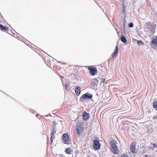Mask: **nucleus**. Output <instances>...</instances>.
Returning <instances> with one entry per match:
<instances>
[{
	"label": "nucleus",
	"instance_id": "19",
	"mask_svg": "<svg viewBox=\"0 0 157 157\" xmlns=\"http://www.w3.org/2000/svg\"><path fill=\"white\" fill-rule=\"evenodd\" d=\"M129 154L130 155H131L132 157H134L135 155V151H130L129 152Z\"/></svg>",
	"mask_w": 157,
	"mask_h": 157
},
{
	"label": "nucleus",
	"instance_id": "29",
	"mask_svg": "<svg viewBox=\"0 0 157 157\" xmlns=\"http://www.w3.org/2000/svg\"><path fill=\"white\" fill-rule=\"evenodd\" d=\"M105 78H102L101 79L102 82L103 83H104L105 82Z\"/></svg>",
	"mask_w": 157,
	"mask_h": 157
},
{
	"label": "nucleus",
	"instance_id": "12",
	"mask_svg": "<svg viewBox=\"0 0 157 157\" xmlns=\"http://www.w3.org/2000/svg\"><path fill=\"white\" fill-rule=\"evenodd\" d=\"M135 145L134 143H132L131 144L130 146V149L132 151H136V148H135Z\"/></svg>",
	"mask_w": 157,
	"mask_h": 157
},
{
	"label": "nucleus",
	"instance_id": "17",
	"mask_svg": "<svg viewBox=\"0 0 157 157\" xmlns=\"http://www.w3.org/2000/svg\"><path fill=\"white\" fill-rule=\"evenodd\" d=\"M127 24V21L124 19L123 20V30L124 32H125V26Z\"/></svg>",
	"mask_w": 157,
	"mask_h": 157
},
{
	"label": "nucleus",
	"instance_id": "25",
	"mask_svg": "<svg viewBox=\"0 0 157 157\" xmlns=\"http://www.w3.org/2000/svg\"><path fill=\"white\" fill-rule=\"evenodd\" d=\"M56 129H53L52 132V135H54V134H56Z\"/></svg>",
	"mask_w": 157,
	"mask_h": 157
},
{
	"label": "nucleus",
	"instance_id": "6",
	"mask_svg": "<svg viewBox=\"0 0 157 157\" xmlns=\"http://www.w3.org/2000/svg\"><path fill=\"white\" fill-rule=\"evenodd\" d=\"M88 70L90 73L92 75H95L97 73V70L96 67L90 66L88 68Z\"/></svg>",
	"mask_w": 157,
	"mask_h": 157
},
{
	"label": "nucleus",
	"instance_id": "10",
	"mask_svg": "<svg viewBox=\"0 0 157 157\" xmlns=\"http://www.w3.org/2000/svg\"><path fill=\"white\" fill-rule=\"evenodd\" d=\"M151 44L154 46L157 47V36H156L154 38L152 39Z\"/></svg>",
	"mask_w": 157,
	"mask_h": 157
},
{
	"label": "nucleus",
	"instance_id": "7",
	"mask_svg": "<svg viewBox=\"0 0 157 157\" xmlns=\"http://www.w3.org/2000/svg\"><path fill=\"white\" fill-rule=\"evenodd\" d=\"M98 82L99 81L97 78L93 79L91 84V88L93 90L95 89L97 86V84Z\"/></svg>",
	"mask_w": 157,
	"mask_h": 157
},
{
	"label": "nucleus",
	"instance_id": "18",
	"mask_svg": "<svg viewBox=\"0 0 157 157\" xmlns=\"http://www.w3.org/2000/svg\"><path fill=\"white\" fill-rule=\"evenodd\" d=\"M153 108L155 109V110H157V101H155L153 102Z\"/></svg>",
	"mask_w": 157,
	"mask_h": 157
},
{
	"label": "nucleus",
	"instance_id": "27",
	"mask_svg": "<svg viewBox=\"0 0 157 157\" xmlns=\"http://www.w3.org/2000/svg\"><path fill=\"white\" fill-rule=\"evenodd\" d=\"M152 145L153 146V148H156L157 147V145L155 143H153Z\"/></svg>",
	"mask_w": 157,
	"mask_h": 157
},
{
	"label": "nucleus",
	"instance_id": "5",
	"mask_svg": "<svg viewBox=\"0 0 157 157\" xmlns=\"http://www.w3.org/2000/svg\"><path fill=\"white\" fill-rule=\"evenodd\" d=\"M77 134L78 138L81 137V135L82 133L83 128L81 125L76 126Z\"/></svg>",
	"mask_w": 157,
	"mask_h": 157
},
{
	"label": "nucleus",
	"instance_id": "4",
	"mask_svg": "<svg viewBox=\"0 0 157 157\" xmlns=\"http://www.w3.org/2000/svg\"><path fill=\"white\" fill-rule=\"evenodd\" d=\"M62 139L64 141V144H70L71 142L69 141V136L68 134L65 133L63 134L62 136Z\"/></svg>",
	"mask_w": 157,
	"mask_h": 157
},
{
	"label": "nucleus",
	"instance_id": "13",
	"mask_svg": "<svg viewBox=\"0 0 157 157\" xmlns=\"http://www.w3.org/2000/svg\"><path fill=\"white\" fill-rule=\"evenodd\" d=\"M121 40L122 42L126 44L127 43V40L126 38L124 35H122L121 36Z\"/></svg>",
	"mask_w": 157,
	"mask_h": 157
},
{
	"label": "nucleus",
	"instance_id": "14",
	"mask_svg": "<svg viewBox=\"0 0 157 157\" xmlns=\"http://www.w3.org/2000/svg\"><path fill=\"white\" fill-rule=\"evenodd\" d=\"M137 43L139 45L143 46L144 45V43L141 40H137Z\"/></svg>",
	"mask_w": 157,
	"mask_h": 157
},
{
	"label": "nucleus",
	"instance_id": "20",
	"mask_svg": "<svg viewBox=\"0 0 157 157\" xmlns=\"http://www.w3.org/2000/svg\"><path fill=\"white\" fill-rule=\"evenodd\" d=\"M121 157H129L128 154L126 153H124L123 154Z\"/></svg>",
	"mask_w": 157,
	"mask_h": 157
},
{
	"label": "nucleus",
	"instance_id": "23",
	"mask_svg": "<svg viewBox=\"0 0 157 157\" xmlns=\"http://www.w3.org/2000/svg\"><path fill=\"white\" fill-rule=\"evenodd\" d=\"M54 138H55V137L54 136V135H52V134L51 136V138H50L51 143H52Z\"/></svg>",
	"mask_w": 157,
	"mask_h": 157
},
{
	"label": "nucleus",
	"instance_id": "15",
	"mask_svg": "<svg viewBox=\"0 0 157 157\" xmlns=\"http://www.w3.org/2000/svg\"><path fill=\"white\" fill-rule=\"evenodd\" d=\"M65 152L67 154H71V152H72V151H71V150L70 148H68L66 149Z\"/></svg>",
	"mask_w": 157,
	"mask_h": 157
},
{
	"label": "nucleus",
	"instance_id": "11",
	"mask_svg": "<svg viewBox=\"0 0 157 157\" xmlns=\"http://www.w3.org/2000/svg\"><path fill=\"white\" fill-rule=\"evenodd\" d=\"M118 51H119V49H118V46L117 45L116 47V48L114 50V51L113 54H112V56L113 57H116V56H117V54L118 52Z\"/></svg>",
	"mask_w": 157,
	"mask_h": 157
},
{
	"label": "nucleus",
	"instance_id": "32",
	"mask_svg": "<svg viewBox=\"0 0 157 157\" xmlns=\"http://www.w3.org/2000/svg\"><path fill=\"white\" fill-rule=\"evenodd\" d=\"M144 157H150L148 155H145Z\"/></svg>",
	"mask_w": 157,
	"mask_h": 157
},
{
	"label": "nucleus",
	"instance_id": "3",
	"mask_svg": "<svg viewBox=\"0 0 157 157\" xmlns=\"http://www.w3.org/2000/svg\"><path fill=\"white\" fill-rule=\"evenodd\" d=\"M93 147L95 150H99L101 147V144L99 141L98 139H95L93 140Z\"/></svg>",
	"mask_w": 157,
	"mask_h": 157
},
{
	"label": "nucleus",
	"instance_id": "24",
	"mask_svg": "<svg viewBox=\"0 0 157 157\" xmlns=\"http://www.w3.org/2000/svg\"><path fill=\"white\" fill-rule=\"evenodd\" d=\"M57 157H64V155L63 154H57Z\"/></svg>",
	"mask_w": 157,
	"mask_h": 157
},
{
	"label": "nucleus",
	"instance_id": "22",
	"mask_svg": "<svg viewBox=\"0 0 157 157\" xmlns=\"http://www.w3.org/2000/svg\"><path fill=\"white\" fill-rule=\"evenodd\" d=\"M129 28H132L133 27V24L132 22H130L128 25Z\"/></svg>",
	"mask_w": 157,
	"mask_h": 157
},
{
	"label": "nucleus",
	"instance_id": "1",
	"mask_svg": "<svg viewBox=\"0 0 157 157\" xmlns=\"http://www.w3.org/2000/svg\"><path fill=\"white\" fill-rule=\"evenodd\" d=\"M110 144L112 152L115 154H117L119 152L118 148L117 146L114 141L112 140L111 141Z\"/></svg>",
	"mask_w": 157,
	"mask_h": 157
},
{
	"label": "nucleus",
	"instance_id": "26",
	"mask_svg": "<svg viewBox=\"0 0 157 157\" xmlns=\"http://www.w3.org/2000/svg\"><path fill=\"white\" fill-rule=\"evenodd\" d=\"M69 86V84H65V87L66 90H67Z\"/></svg>",
	"mask_w": 157,
	"mask_h": 157
},
{
	"label": "nucleus",
	"instance_id": "8",
	"mask_svg": "<svg viewBox=\"0 0 157 157\" xmlns=\"http://www.w3.org/2000/svg\"><path fill=\"white\" fill-rule=\"evenodd\" d=\"M83 119L84 121H86L89 117V113L84 111L82 114Z\"/></svg>",
	"mask_w": 157,
	"mask_h": 157
},
{
	"label": "nucleus",
	"instance_id": "31",
	"mask_svg": "<svg viewBox=\"0 0 157 157\" xmlns=\"http://www.w3.org/2000/svg\"><path fill=\"white\" fill-rule=\"evenodd\" d=\"M156 118V116H154L153 117V119H155Z\"/></svg>",
	"mask_w": 157,
	"mask_h": 157
},
{
	"label": "nucleus",
	"instance_id": "30",
	"mask_svg": "<svg viewBox=\"0 0 157 157\" xmlns=\"http://www.w3.org/2000/svg\"><path fill=\"white\" fill-rule=\"evenodd\" d=\"M149 150H153L154 149V148L153 147H149Z\"/></svg>",
	"mask_w": 157,
	"mask_h": 157
},
{
	"label": "nucleus",
	"instance_id": "33",
	"mask_svg": "<svg viewBox=\"0 0 157 157\" xmlns=\"http://www.w3.org/2000/svg\"><path fill=\"white\" fill-rule=\"evenodd\" d=\"M9 29L8 28V29H6V30H6L7 32H8L9 31Z\"/></svg>",
	"mask_w": 157,
	"mask_h": 157
},
{
	"label": "nucleus",
	"instance_id": "2",
	"mask_svg": "<svg viewBox=\"0 0 157 157\" xmlns=\"http://www.w3.org/2000/svg\"><path fill=\"white\" fill-rule=\"evenodd\" d=\"M93 96L92 94L87 92L83 94L82 96L80 97L79 100L81 102H83V100L91 99Z\"/></svg>",
	"mask_w": 157,
	"mask_h": 157
},
{
	"label": "nucleus",
	"instance_id": "9",
	"mask_svg": "<svg viewBox=\"0 0 157 157\" xmlns=\"http://www.w3.org/2000/svg\"><path fill=\"white\" fill-rule=\"evenodd\" d=\"M81 91V87L80 86L76 87L75 89V92L76 94L78 96L80 95Z\"/></svg>",
	"mask_w": 157,
	"mask_h": 157
},
{
	"label": "nucleus",
	"instance_id": "21",
	"mask_svg": "<svg viewBox=\"0 0 157 157\" xmlns=\"http://www.w3.org/2000/svg\"><path fill=\"white\" fill-rule=\"evenodd\" d=\"M56 121H55L53 123V129H56Z\"/></svg>",
	"mask_w": 157,
	"mask_h": 157
},
{
	"label": "nucleus",
	"instance_id": "16",
	"mask_svg": "<svg viewBox=\"0 0 157 157\" xmlns=\"http://www.w3.org/2000/svg\"><path fill=\"white\" fill-rule=\"evenodd\" d=\"M0 28L1 30H6L8 29V27H6L5 26H4L1 24H0Z\"/></svg>",
	"mask_w": 157,
	"mask_h": 157
},
{
	"label": "nucleus",
	"instance_id": "28",
	"mask_svg": "<svg viewBox=\"0 0 157 157\" xmlns=\"http://www.w3.org/2000/svg\"><path fill=\"white\" fill-rule=\"evenodd\" d=\"M122 13L123 14H124L125 11V7H123L122 9Z\"/></svg>",
	"mask_w": 157,
	"mask_h": 157
}]
</instances>
